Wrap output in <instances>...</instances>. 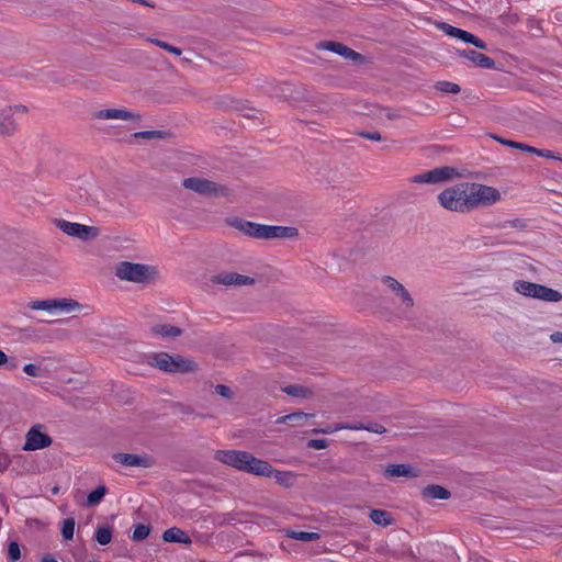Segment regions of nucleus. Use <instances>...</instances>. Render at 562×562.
Wrapping results in <instances>:
<instances>
[{
  "instance_id": "1",
  "label": "nucleus",
  "mask_w": 562,
  "mask_h": 562,
  "mask_svg": "<svg viewBox=\"0 0 562 562\" xmlns=\"http://www.w3.org/2000/svg\"><path fill=\"white\" fill-rule=\"evenodd\" d=\"M501 198V192L496 188L476 182H461L438 194V201L443 209L459 213L492 205Z\"/></svg>"
},
{
  "instance_id": "2",
  "label": "nucleus",
  "mask_w": 562,
  "mask_h": 562,
  "mask_svg": "<svg viewBox=\"0 0 562 562\" xmlns=\"http://www.w3.org/2000/svg\"><path fill=\"white\" fill-rule=\"evenodd\" d=\"M215 458L239 471L258 476L274 477L278 482H283L284 477L289 476V473L276 471L267 461L258 459L247 451L220 450Z\"/></svg>"
},
{
  "instance_id": "3",
  "label": "nucleus",
  "mask_w": 562,
  "mask_h": 562,
  "mask_svg": "<svg viewBox=\"0 0 562 562\" xmlns=\"http://www.w3.org/2000/svg\"><path fill=\"white\" fill-rule=\"evenodd\" d=\"M227 223L241 234L258 239L293 238L299 234L295 227L263 225L240 217H231Z\"/></svg>"
},
{
  "instance_id": "4",
  "label": "nucleus",
  "mask_w": 562,
  "mask_h": 562,
  "mask_svg": "<svg viewBox=\"0 0 562 562\" xmlns=\"http://www.w3.org/2000/svg\"><path fill=\"white\" fill-rule=\"evenodd\" d=\"M114 274L122 281L145 284L159 278V269L155 265L120 261L114 267Z\"/></svg>"
},
{
  "instance_id": "5",
  "label": "nucleus",
  "mask_w": 562,
  "mask_h": 562,
  "mask_svg": "<svg viewBox=\"0 0 562 562\" xmlns=\"http://www.w3.org/2000/svg\"><path fill=\"white\" fill-rule=\"evenodd\" d=\"M149 363L166 372H192L196 369L194 361L181 356H170L166 352L155 353Z\"/></svg>"
},
{
  "instance_id": "6",
  "label": "nucleus",
  "mask_w": 562,
  "mask_h": 562,
  "mask_svg": "<svg viewBox=\"0 0 562 562\" xmlns=\"http://www.w3.org/2000/svg\"><path fill=\"white\" fill-rule=\"evenodd\" d=\"M514 289L521 295L546 302H560L562 300V294L557 290L525 280L515 281Z\"/></svg>"
},
{
  "instance_id": "7",
  "label": "nucleus",
  "mask_w": 562,
  "mask_h": 562,
  "mask_svg": "<svg viewBox=\"0 0 562 562\" xmlns=\"http://www.w3.org/2000/svg\"><path fill=\"white\" fill-rule=\"evenodd\" d=\"M57 226L65 234L76 237L80 240H88L99 236L100 231L93 226H87L79 223H72L65 220L57 221Z\"/></svg>"
},
{
  "instance_id": "8",
  "label": "nucleus",
  "mask_w": 562,
  "mask_h": 562,
  "mask_svg": "<svg viewBox=\"0 0 562 562\" xmlns=\"http://www.w3.org/2000/svg\"><path fill=\"white\" fill-rule=\"evenodd\" d=\"M50 443L52 438L45 432L44 427L42 425H36L27 431L23 450H40L50 446Z\"/></svg>"
},
{
  "instance_id": "9",
  "label": "nucleus",
  "mask_w": 562,
  "mask_h": 562,
  "mask_svg": "<svg viewBox=\"0 0 562 562\" xmlns=\"http://www.w3.org/2000/svg\"><path fill=\"white\" fill-rule=\"evenodd\" d=\"M381 282L384 288L394 295V297L402 306L408 308L414 305L413 297L400 281L390 276H385L381 279Z\"/></svg>"
},
{
  "instance_id": "10",
  "label": "nucleus",
  "mask_w": 562,
  "mask_h": 562,
  "mask_svg": "<svg viewBox=\"0 0 562 562\" xmlns=\"http://www.w3.org/2000/svg\"><path fill=\"white\" fill-rule=\"evenodd\" d=\"M18 112L24 113L25 108L23 105H16L14 108H7L0 111V133L10 135L16 130V122L13 115Z\"/></svg>"
},
{
  "instance_id": "11",
  "label": "nucleus",
  "mask_w": 562,
  "mask_h": 562,
  "mask_svg": "<svg viewBox=\"0 0 562 562\" xmlns=\"http://www.w3.org/2000/svg\"><path fill=\"white\" fill-rule=\"evenodd\" d=\"M100 120L137 121L139 115L125 109H104L95 113Z\"/></svg>"
},
{
  "instance_id": "12",
  "label": "nucleus",
  "mask_w": 562,
  "mask_h": 562,
  "mask_svg": "<svg viewBox=\"0 0 562 562\" xmlns=\"http://www.w3.org/2000/svg\"><path fill=\"white\" fill-rule=\"evenodd\" d=\"M113 460L125 468H146L149 465L146 457L134 453H114Z\"/></svg>"
},
{
  "instance_id": "13",
  "label": "nucleus",
  "mask_w": 562,
  "mask_h": 562,
  "mask_svg": "<svg viewBox=\"0 0 562 562\" xmlns=\"http://www.w3.org/2000/svg\"><path fill=\"white\" fill-rule=\"evenodd\" d=\"M183 186L186 189H189L194 192L202 193V194L213 193L216 191V186L214 182H211L205 179L198 178V177L184 179Z\"/></svg>"
},
{
  "instance_id": "14",
  "label": "nucleus",
  "mask_w": 562,
  "mask_h": 562,
  "mask_svg": "<svg viewBox=\"0 0 562 562\" xmlns=\"http://www.w3.org/2000/svg\"><path fill=\"white\" fill-rule=\"evenodd\" d=\"M216 280L225 285H249L255 282L252 278L235 272L221 273L216 277Z\"/></svg>"
},
{
  "instance_id": "15",
  "label": "nucleus",
  "mask_w": 562,
  "mask_h": 562,
  "mask_svg": "<svg viewBox=\"0 0 562 562\" xmlns=\"http://www.w3.org/2000/svg\"><path fill=\"white\" fill-rule=\"evenodd\" d=\"M162 540L171 543L190 544V536L178 527H171L162 533Z\"/></svg>"
},
{
  "instance_id": "16",
  "label": "nucleus",
  "mask_w": 562,
  "mask_h": 562,
  "mask_svg": "<svg viewBox=\"0 0 562 562\" xmlns=\"http://www.w3.org/2000/svg\"><path fill=\"white\" fill-rule=\"evenodd\" d=\"M429 176L431 183H441L453 179L458 173L451 167H440L429 170Z\"/></svg>"
},
{
  "instance_id": "17",
  "label": "nucleus",
  "mask_w": 562,
  "mask_h": 562,
  "mask_svg": "<svg viewBox=\"0 0 562 562\" xmlns=\"http://www.w3.org/2000/svg\"><path fill=\"white\" fill-rule=\"evenodd\" d=\"M462 56L469 59L472 64L483 68H493L495 65L492 58L476 50H464Z\"/></svg>"
},
{
  "instance_id": "18",
  "label": "nucleus",
  "mask_w": 562,
  "mask_h": 562,
  "mask_svg": "<svg viewBox=\"0 0 562 562\" xmlns=\"http://www.w3.org/2000/svg\"><path fill=\"white\" fill-rule=\"evenodd\" d=\"M324 47L330 52H334V53L347 58V59L356 60L357 58L360 57V55L358 53H356L351 48H349L340 43L328 42L324 45Z\"/></svg>"
},
{
  "instance_id": "19",
  "label": "nucleus",
  "mask_w": 562,
  "mask_h": 562,
  "mask_svg": "<svg viewBox=\"0 0 562 562\" xmlns=\"http://www.w3.org/2000/svg\"><path fill=\"white\" fill-rule=\"evenodd\" d=\"M423 497L425 499H448L450 493L440 485H428L423 490Z\"/></svg>"
},
{
  "instance_id": "20",
  "label": "nucleus",
  "mask_w": 562,
  "mask_h": 562,
  "mask_svg": "<svg viewBox=\"0 0 562 562\" xmlns=\"http://www.w3.org/2000/svg\"><path fill=\"white\" fill-rule=\"evenodd\" d=\"M385 473L390 476H416L415 469L408 464H391L386 468Z\"/></svg>"
},
{
  "instance_id": "21",
  "label": "nucleus",
  "mask_w": 562,
  "mask_h": 562,
  "mask_svg": "<svg viewBox=\"0 0 562 562\" xmlns=\"http://www.w3.org/2000/svg\"><path fill=\"white\" fill-rule=\"evenodd\" d=\"M54 311L59 310L63 313H71L80 310V304L71 299L53 300Z\"/></svg>"
},
{
  "instance_id": "22",
  "label": "nucleus",
  "mask_w": 562,
  "mask_h": 562,
  "mask_svg": "<svg viewBox=\"0 0 562 562\" xmlns=\"http://www.w3.org/2000/svg\"><path fill=\"white\" fill-rule=\"evenodd\" d=\"M153 333L160 337H176L181 334V330L169 324H158L153 327Z\"/></svg>"
},
{
  "instance_id": "23",
  "label": "nucleus",
  "mask_w": 562,
  "mask_h": 562,
  "mask_svg": "<svg viewBox=\"0 0 562 562\" xmlns=\"http://www.w3.org/2000/svg\"><path fill=\"white\" fill-rule=\"evenodd\" d=\"M442 31L447 34V35H450L452 37H456V38H459L463 42H468L469 40L472 38V34L467 32V31H463L461 29H458V27H454V26H451L449 24H442L441 26Z\"/></svg>"
},
{
  "instance_id": "24",
  "label": "nucleus",
  "mask_w": 562,
  "mask_h": 562,
  "mask_svg": "<svg viewBox=\"0 0 562 562\" xmlns=\"http://www.w3.org/2000/svg\"><path fill=\"white\" fill-rule=\"evenodd\" d=\"M370 518L379 526H389L392 522L391 514L381 509L371 510Z\"/></svg>"
},
{
  "instance_id": "25",
  "label": "nucleus",
  "mask_w": 562,
  "mask_h": 562,
  "mask_svg": "<svg viewBox=\"0 0 562 562\" xmlns=\"http://www.w3.org/2000/svg\"><path fill=\"white\" fill-rule=\"evenodd\" d=\"M286 536L303 542L315 541L319 538L317 532L286 530Z\"/></svg>"
},
{
  "instance_id": "26",
  "label": "nucleus",
  "mask_w": 562,
  "mask_h": 562,
  "mask_svg": "<svg viewBox=\"0 0 562 562\" xmlns=\"http://www.w3.org/2000/svg\"><path fill=\"white\" fill-rule=\"evenodd\" d=\"M108 490L104 485H100L94 491L90 492L87 497V505L88 506H95L98 505L104 495L106 494Z\"/></svg>"
},
{
  "instance_id": "27",
  "label": "nucleus",
  "mask_w": 562,
  "mask_h": 562,
  "mask_svg": "<svg viewBox=\"0 0 562 562\" xmlns=\"http://www.w3.org/2000/svg\"><path fill=\"white\" fill-rule=\"evenodd\" d=\"M308 416H310L308 414H305L302 412H296V413H292V414H288V415L279 417L277 419V423L284 424L288 422H295L296 425L301 426V425H303V420H305Z\"/></svg>"
},
{
  "instance_id": "28",
  "label": "nucleus",
  "mask_w": 562,
  "mask_h": 562,
  "mask_svg": "<svg viewBox=\"0 0 562 562\" xmlns=\"http://www.w3.org/2000/svg\"><path fill=\"white\" fill-rule=\"evenodd\" d=\"M98 543L105 546L112 540V529L110 527H99L95 532Z\"/></svg>"
},
{
  "instance_id": "29",
  "label": "nucleus",
  "mask_w": 562,
  "mask_h": 562,
  "mask_svg": "<svg viewBox=\"0 0 562 562\" xmlns=\"http://www.w3.org/2000/svg\"><path fill=\"white\" fill-rule=\"evenodd\" d=\"M501 144L503 145H506L508 147H512V148H516V149H519V150H522V151H526V153H532V151H536V148L535 147H531L527 144H524V143H518V142H514V140H509V139H503V138H496Z\"/></svg>"
},
{
  "instance_id": "30",
  "label": "nucleus",
  "mask_w": 562,
  "mask_h": 562,
  "mask_svg": "<svg viewBox=\"0 0 562 562\" xmlns=\"http://www.w3.org/2000/svg\"><path fill=\"white\" fill-rule=\"evenodd\" d=\"M75 525L76 524L74 518H68L64 520L61 533L66 540H71L74 538Z\"/></svg>"
},
{
  "instance_id": "31",
  "label": "nucleus",
  "mask_w": 562,
  "mask_h": 562,
  "mask_svg": "<svg viewBox=\"0 0 562 562\" xmlns=\"http://www.w3.org/2000/svg\"><path fill=\"white\" fill-rule=\"evenodd\" d=\"M29 307L36 311H47L49 313L54 311L53 301H32L29 303Z\"/></svg>"
},
{
  "instance_id": "32",
  "label": "nucleus",
  "mask_w": 562,
  "mask_h": 562,
  "mask_svg": "<svg viewBox=\"0 0 562 562\" xmlns=\"http://www.w3.org/2000/svg\"><path fill=\"white\" fill-rule=\"evenodd\" d=\"M437 89L445 93H458L460 92V87L451 81H439L437 83Z\"/></svg>"
},
{
  "instance_id": "33",
  "label": "nucleus",
  "mask_w": 562,
  "mask_h": 562,
  "mask_svg": "<svg viewBox=\"0 0 562 562\" xmlns=\"http://www.w3.org/2000/svg\"><path fill=\"white\" fill-rule=\"evenodd\" d=\"M149 527L146 525H138L133 531V540L140 541L149 536Z\"/></svg>"
},
{
  "instance_id": "34",
  "label": "nucleus",
  "mask_w": 562,
  "mask_h": 562,
  "mask_svg": "<svg viewBox=\"0 0 562 562\" xmlns=\"http://www.w3.org/2000/svg\"><path fill=\"white\" fill-rule=\"evenodd\" d=\"M150 42L154 43L155 45L159 46L160 48L168 50L171 54H175L176 56H180L182 53L180 48L172 46L166 42H162V41H159L156 38H151Z\"/></svg>"
},
{
  "instance_id": "35",
  "label": "nucleus",
  "mask_w": 562,
  "mask_h": 562,
  "mask_svg": "<svg viewBox=\"0 0 562 562\" xmlns=\"http://www.w3.org/2000/svg\"><path fill=\"white\" fill-rule=\"evenodd\" d=\"M8 554L10 557V559L13 560V561H16V560H19L21 558L20 546H19L18 542L12 541V542L9 543Z\"/></svg>"
},
{
  "instance_id": "36",
  "label": "nucleus",
  "mask_w": 562,
  "mask_h": 562,
  "mask_svg": "<svg viewBox=\"0 0 562 562\" xmlns=\"http://www.w3.org/2000/svg\"><path fill=\"white\" fill-rule=\"evenodd\" d=\"M23 371L30 375V376H42L43 375V370L34 364V363H27L23 367Z\"/></svg>"
},
{
  "instance_id": "37",
  "label": "nucleus",
  "mask_w": 562,
  "mask_h": 562,
  "mask_svg": "<svg viewBox=\"0 0 562 562\" xmlns=\"http://www.w3.org/2000/svg\"><path fill=\"white\" fill-rule=\"evenodd\" d=\"M409 181L412 183H431L429 171L413 176Z\"/></svg>"
},
{
  "instance_id": "38",
  "label": "nucleus",
  "mask_w": 562,
  "mask_h": 562,
  "mask_svg": "<svg viewBox=\"0 0 562 562\" xmlns=\"http://www.w3.org/2000/svg\"><path fill=\"white\" fill-rule=\"evenodd\" d=\"M307 446L310 448L321 450L328 447V441L326 439H312L308 441Z\"/></svg>"
},
{
  "instance_id": "39",
  "label": "nucleus",
  "mask_w": 562,
  "mask_h": 562,
  "mask_svg": "<svg viewBox=\"0 0 562 562\" xmlns=\"http://www.w3.org/2000/svg\"><path fill=\"white\" fill-rule=\"evenodd\" d=\"M531 154H536L540 157L550 158V159H560L553 151L547 149H537Z\"/></svg>"
},
{
  "instance_id": "40",
  "label": "nucleus",
  "mask_w": 562,
  "mask_h": 562,
  "mask_svg": "<svg viewBox=\"0 0 562 562\" xmlns=\"http://www.w3.org/2000/svg\"><path fill=\"white\" fill-rule=\"evenodd\" d=\"M364 430L374 432V434H383L385 432V428L380 424H367Z\"/></svg>"
},
{
  "instance_id": "41",
  "label": "nucleus",
  "mask_w": 562,
  "mask_h": 562,
  "mask_svg": "<svg viewBox=\"0 0 562 562\" xmlns=\"http://www.w3.org/2000/svg\"><path fill=\"white\" fill-rule=\"evenodd\" d=\"M10 463L11 461L9 456L4 452H0V472H4L9 468Z\"/></svg>"
},
{
  "instance_id": "42",
  "label": "nucleus",
  "mask_w": 562,
  "mask_h": 562,
  "mask_svg": "<svg viewBox=\"0 0 562 562\" xmlns=\"http://www.w3.org/2000/svg\"><path fill=\"white\" fill-rule=\"evenodd\" d=\"M215 391L217 394H220L223 397H229L231 396V389L225 385H216Z\"/></svg>"
},
{
  "instance_id": "43",
  "label": "nucleus",
  "mask_w": 562,
  "mask_h": 562,
  "mask_svg": "<svg viewBox=\"0 0 562 562\" xmlns=\"http://www.w3.org/2000/svg\"><path fill=\"white\" fill-rule=\"evenodd\" d=\"M467 43H471L475 47L481 48V49H485L486 48V44L482 40H480L479 37L474 36L473 34H472V38L469 40Z\"/></svg>"
},
{
  "instance_id": "44",
  "label": "nucleus",
  "mask_w": 562,
  "mask_h": 562,
  "mask_svg": "<svg viewBox=\"0 0 562 562\" xmlns=\"http://www.w3.org/2000/svg\"><path fill=\"white\" fill-rule=\"evenodd\" d=\"M341 429H344L342 428V424L341 425H337V426H328L326 428H323V429L318 430V432L333 434V432L341 430Z\"/></svg>"
},
{
  "instance_id": "45",
  "label": "nucleus",
  "mask_w": 562,
  "mask_h": 562,
  "mask_svg": "<svg viewBox=\"0 0 562 562\" xmlns=\"http://www.w3.org/2000/svg\"><path fill=\"white\" fill-rule=\"evenodd\" d=\"M285 392L288 394H291V395H295V396H302L303 393H302V390L297 386H289L285 389Z\"/></svg>"
},
{
  "instance_id": "46",
  "label": "nucleus",
  "mask_w": 562,
  "mask_h": 562,
  "mask_svg": "<svg viewBox=\"0 0 562 562\" xmlns=\"http://www.w3.org/2000/svg\"><path fill=\"white\" fill-rule=\"evenodd\" d=\"M364 427H366L364 424H352V425L342 424V428L344 429H351V430H361V429H363L364 430Z\"/></svg>"
},
{
  "instance_id": "47",
  "label": "nucleus",
  "mask_w": 562,
  "mask_h": 562,
  "mask_svg": "<svg viewBox=\"0 0 562 562\" xmlns=\"http://www.w3.org/2000/svg\"><path fill=\"white\" fill-rule=\"evenodd\" d=\"M550 339L555 344H562V331L551 334Z\"/></svg>"
},
{
  "instance_id": "48",
  "label": "nucleus",
  "mask_w": 562,
  "mask_h": 562,
  "mask_svg": "<svg viewBox=\"0 0 562 562\" xmlns=\"http://www.w3.org/2000/svg\"><path fill=\"white\" fill-rule=\"evenodd\" d=\"M363 136L367 137L368 139L376 140V142L382 139V137L379 133H366V134H363Z\"/></svg>"
},
{
  "instance_id": "49",
  "label": "nucleus",
  "mask_w": 562,
  "mask_h": 562,
  "mask_svg": "<svg viewBox=\"0 0 562 562\" xmlns=\"http://www.w3.org/2000/svg\"><path fill=\"white\" fill-rule=\"evenodd\" d=\"M156 134H158L157 132H142V133H138L136 134V136H142V137H154Z\"/></svg>"
},
{
  "instance_id": "50",
  "label": "nucleus",
  "mask_w": 562,
  "mask_h": 562,
  "mask_svg": "<svg viewBox=\"0 0 562 562\" xmlns=\"http://www.w3.org/2000/svg\"><path fill=\"white\" fill-rule=\"evenodd\" d=\"M42 562H58V561L50 554H46L43 557Z\"/></svg>"
},
{
  "instance_id": "51",
  "label": "nucleus",
  "mask_w": 562,
  "mask_h": 562,
  "mask_svg": "<svg viewBox=\"0 0 562 562\" xmlns=\"http://www.w3.org/2000/svg\"><path fill=\"white\" fill-rule=\"evenodd\" d=\"M8 360L7 355L0 350V366H3Z\"/></svg>"
}]
</instances>
